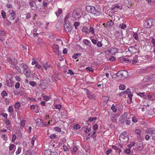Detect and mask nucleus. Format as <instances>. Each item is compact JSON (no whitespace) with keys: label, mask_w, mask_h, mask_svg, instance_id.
I'll return each instance as SVG.
<instances>
[{"label":"nucleus","mask_w":155,"mask_h":155,"mask_svg":"<svg viewBox=\"0 0 155 155\" xmlns=\"http://www.w3.org/2000/svg\"><path fill=\"white\" fill-rule=\"evenodd\" d=\"M86 10L89 13L95 16H98L100 14V11L99 9H96L95 7L91 6H87L86 7Z\"/></svg>","instance_id":"nucleus-1"},{"label":"nucleus","mask_w":155,"mask_h":155,"mask_svg":"<svg viewBox=\"0 0 155 155\" xmlns=\"http://www.w3.org/2000/svg\"><path fill=\"white\" fill-rule=\"evenodd\" d=\"M16 15V12L14 10H10L7 12V18L10 21L14 20Z\"/></svg>","instance_id":"nucleus-2"},{"label":"nucleus","mask_w":155,"mask_h":155,"mask_svg":"<svg viewBox=\"0 0 155 155\" xmlns=\"http://www.w3.org/2000/svg\"><path fill=\"white\" fill-rule=\"evenodd\" d=\"M82 15L81 10L79 9H75L72 14L73 18L77 19L80 18Z\"/></svg>","instance_id":"nucleus-3"},{"label":"nucleus","mask_w":155,"mask_h":155,"mask_svg":"<svg viewBox=\"0 0 155 155\" xmlns=\"http://www.w3.org/2000/svg\"><path fill=\"white\" fill-rule=\"evenodd\" d=\"M154 23L153 20L152 19L150 18L145 21L144 23V25L145 28H150Z\"/></svg>","instance_id":"nucleus-4"},{"label":"nucleus","mask_w":155,"mask_h":155,"mask_svg":"<svg viewBox=\"0 0 155 155\" xmlns=\"http://www.w3.org/2000/svg\"><path fill=\"white\" fill-rule=\"evenodd\" d=\"M146 132L151 135L153 140H155V130L153 128H147L146 130Z\"/></svg>","instance_id":"nucleus-5"},{"label":"nucleus","mask_w":155,"mask_h":155,"mask_svg":"<svg viewBox=\"0 0 155 155\" xmlns=\"http://www.w3.org/2000/svg\"><path fill=\"white\" fill-rule=\"evenodd\" d=\"M128 51L131 53H136L139 51L138 47L136 45L130 47L128 48Z\"/></svg>","instance_id":"nucleus-6"},{"label":"nucleus","mask_w":155,"mask_h":155,"mask_svg":"<svg viewBox=\"0 0 155 155\" xmlns=\"http://www.w3.org/2000/svg\"><path fill=\"white\" fill-rule=\"evenodd\" d=\"M127 112L124 113L120 117L119 120L121 124H123L127 119Z\"/></svg>","instance_id":"nucleus-7"},{"label":"nucleus","mask_w":155,"mask_h":155,"mask_svg":"<svg viewBox=\"0 0 155 155\" xmlns=\"http://www.w3.org/2000/svg\"><path fill=\"white\" fill-rule=\"evenodd\" d=\"M64 27L67 32H70L72 30V27L69 23L64 24Z\"/></svg>","instance_id":"nucleus-8"},{"label":"nucleus","mask_w":155,"mask_h":155,"mask_svg":"<svg viewBox=\"0 0 155 155\" xmlns=\"http://www.w3.org/2000/svg\"><path fill=\"white\" fill-rule=\"evenodd\" d=\"M119 139L120 141H121L123 142H126L129 140L128 135H126V136H124L123 135H120L119 137Z\"/></svg>","instance_id":"nucleus-9"},{"label":"nucleus","mask_w":155,"mask_h":155,"mask_svg":"<svg viewBox=\"0 0 155 155\" xmlns=\"http://www.w3.org/2000/svg\"><path fill=\"white\" fill-rule=\"evenodd\" d=\"M48 83L46 81L43 80L41 81L39 86L41 88L44 89H45L47 87Z\"/></svg>","instance_id":"nucleus-10"},{"label":"nucleus","mask_w":155,"mask_h":155,"mask_svg":"<svg viewBox=\"0 0 155 155\" xmlns=\"http://www.w3.org/2000/svg\"><path fill=\"white\" fill-rule=\"evenodd\" d=\"M6 33L2 30H0V40L1 42L4 39V36L6 35Z\"/></svg>","instance_id":"nucleus-11"},{"label":"nucleus","mask_w":155,"mask_h":155,"mask_svg":"<svg viewBox=\"0 0 155 155\" xmlns=\"http://www.w3.org/2000/svg\"><path fill=\"white\" fill-rule=\"evenodd\" d=\"M130 90V89L128 88L126 91H125L124 92L128 94L130 101H132V97L133 96V94Z\"/></svg>","instance_id":"nucleus-12"},{"label":"nucleus","mask_w":155,"mask_h":155,"mask_svg":"<svg viewBox=\"0 0 155 155\" xmlns=\"http://www.w3.org/2000/svg\"><path fill=\"white\" fill-rule=\"evenodd\" d=\"M29 4L30 6V7L32 10H35L36 8H37V6L35 3L34 2V1L30 2Z\"/></svg>","instance_id":"nucleus-13"},{"label":"nucleus","mask_w":155,"mask_h":155,"mask_svg":"<svg viewBox=\"0 0 155 155\" xmlns=\"http://www.w3.org/2000/svg\"><path fill=\"white\" fill-rule=\"evenodd\" d=\"M9 62L13 65H15L17 64V60L14 58H9L8 59Z\"/></svg>","instance_id":"nucleus-14"},{"label":"nucleus","mask_w":155,"mask_h":155,"mask_svg":"<svg viewBox=\"0 0 155 155\" xmlns=\"http://www.w3.org/2000/svg\"><path fill=\"white\" fill-rule=\"evenodd\" d=\"M23 73L27 77L29 78L31 77L30 74V69H27L25 70H23Z\"/></svg>","instance_id":"nucleus-15"},{"label":"nucleus","mask_w":155,"mask_h":155,"mask_svg":"<svg viewBox=\"0 0 155 155\" xmlns=\"http://www.w3.org/2000/svg\"><path fill=\"white\" fill-rule=\"evenodd\" d=\"M53 48L54 52L56 53H59V47L58 45H54L53 46Z\"/></svg>","instance_id":"nucleus-16"},{"label":"nucleus","mask_w":155,"mask_h":155,"mask_svg":"<svg viewBox=\"0 0 155 155\" xmlns=\"http://www.w3.org/2000/svg\"><path fill=\"white\" fill-rule=\"evenodd\" d=\"M82 31L83 32L86 33V34H88L89 33V28L87 27H83L82 28Z\"/></svg>","instance_id":"nucleus-17"},{"label":"nucleus","mask_w":155,"mask_h":155,"mask_svg":"<svg viewBox=\"0 0 155 155\" xmlns=\"http://www.w3.org/2000/svg\"><path fill=\"white\" fill-rule=\"evenodd\" d=\"M119 8L120 9H121L120 8V7L119 6V5L118 4L116 3L115 4H114L112 6V7L111 8V10H114L115 9L117 10V9Z\"/></svg>","instance_id":"nucleus-18"},{"label":"nucleus","mask_w":155,"mask_h":155,"mask_svg":"<svg viewBox=\"0 0 155 155\" xmlns=\"http://www.w3.org/2000/svg\"><path fill=\"white\" fill-rule=\"evenodd\" d=\"M83 43L86 45L91 47V42L87 39H84L83 41Z\"/></svg>","instance_id":"nucleus-19"},{"label":"nucleus","mask_w":155,"mask_h":155,"mask_svg":"<svg viewBox=\"0 0 155 155\" xmlns=\"http://www.w3.org/2000/svg\"><path fill=\"white\" fill-rule=\"evenodd\" d=\"M128 72L126 71L122 70V78H125L127 77Z\"/></svg>","instance_id":"nucleus-20"},{"label":"nucleus","mask_w":155,"mask_h":155,"mask_svg":"<svg viewBox=\"0 0 155 155\" xmlns=\"http://www.w3.org/2000/svg\"><path fill=\"white\" fill-rule=\"evenodd\" d=\"M70 16V14L69 13H68L64 19V24L69 23L68 21V20Z\"/></svg>","instance_id":"nucleus-21"},{"label":"nucleus","mask_w":155,"mask_h":155,"mask_svg":"<svg viewBox=\"0 0 155 155\" xmlns=\"http://www.w3.org/2000/svg\"><path fill=\"white\" fill-rule=\"evenodd\" d=\"M43 67H44L45 70H47L48 68H50V65H48L47 62L46 61L43 64Z\"/></svg>","instance_id":"nucleus-22"},{"label":"nucleus","mask_w":155,"mask_h":155,"mask_svg":"<svg viewBox=\"0 0 155 155\" xmlns=\"http://www.w3.org/2000/svg\"><path fill=\"white\" fill-rule=\"evenodd\" d=\"M20 67H21L24 69L23 70H27L28 69V66L24 64H21Z\"/></svg>","instance_id":"nucleus-23"},{"label":"nucleus","mask_w":155,"mask_h":155,"mask_svg":"<svg viewBox=\"0 0 155 155\" xmlns=\"http://www.w3.org/2000/svg\"><path fill=\"white\" fill-rule=\"evenodd\" d=\"M118 51V49L116 48H112L110 50V53L113 54H115Z\"/></svg>","instance_id":"nucleus-24"},{"label":"nucleus","mask_w":155,"mask_h":155,"mask_svg":"<svg viewBox=\"0 0 155 155\" xmlns=\"http://www.w3.org/2000/svg\"><path fill=\"white\" fill-rule=\"evenodd\" d=\"M62 9L60 8L59 9L58 11H57L55 12V14L57 17H59L60 16V14L62 13Z\"/></svg>","instance_id":"nucleus-25"},{"label":"nucleus","mask_w":155,"mask_h":155,"mask_svg":"<svg viewBox=\"0 0 155 155\" xmlns=\"http://www.w3.org/2000/svg\"><path fill=\"white\" fill-rule=\"evenodd\" d=\"M81 55V53H77L75 54H74L72 58L74 59H77L78 57H79Z\"/></svg>","instance_id":"nucleus-26"},{"label":"nucleus","mask_w":155,"mask_h":155,"mask_svg":"<svg viewBox=\"0 0 155 155\" xmlns=\"http://www.w3.org/2000/svg\"><path fill=\"white\" fill-rule=\"evenodd\" d=\"M114 24V22L111 20H110L107 23V26L111 27Z\"/></svg>","instance_id":"nucleus-27"},{"label":"nucleus","mask_w":155,"mask_h":155,"mask_svg":"<svg viewBox=\"0 0 155 155\" xmlns=\"http://www.w3.org/2000/svg\"><path fill=\"white\" fill-rule=\"evenodd\" d=\"M80 23L79 22H75L74 24L76 29H78V27L80 25Z\"/></svg>","instance_id":"nucleus-28"},{"label":"nucleus","mask_w":155,"mask_h":155,"mask_svg":"<svg viewBox=\"0 0 155 155\" xmlns=\"http://www.w3.org/2000/svg\"><path fill=\"white\" fill-rule=\"evenodd\" d=\"M122 70H120L118 71L117 73V76L119 77H120L121 78H122Z\"/></svg>","instance_id":"nucleus-29"},{"label":"nucleus","mask_w":155,"mask_h":155,"mask_svg":"<svg viewBox=\"0 0 155 155\" xmlns=\"http://www.w3.org/2000/svg\"><path fill=\"white\" fill-rule=\"evenodd\" d=\"M112 147L113 149L118 150L119 151L118 152L119 153L121 152V150H120L119 148L117 147L116 146H113Z\"/></svg>","instance_id":"nucleus-30"},{"label":"nucleus","mask_w":155,"mask_h":155,"mask_svg":"<svg viewBox=\"0 0 155 155\" xmlns=\"http://www.w3.org/2000/svg\"><path fill=\"white\" fill-rule=\"evenodd\" d=\"M1 15H2V17L4 19L6 18V13L4 11H3V10L2 11Z\"/></svg>","instance_id":"nucleus-31"},{"label":"nucleus","mask_w":155,"mask_h":155,"mask_svg":"<svg viewBox=\"0 0 155 155\" xmlns=\"http://www.w3.org/2000/svg\"><path fill=\"white\" fill-rule=\"evenodd\" d=\"M21 147H18V149L16 152L17 155H19L21 153Z\"/></svg>","instance_id":"nucleus-32"},{"label":"nucleus","mask_w":155,"mask_h":155,"mask_svg":"<svg viewBox=\"0 0 155 155\" xmlns=\"http://www.w3.org/2000/svg\"><path fill=\"white\" fill-rule=\"evenodd\" d=\"M119 89L120 90H124L125 89L126 86L124 84H121L119 86Z\"/></svg>","instance_id":"nucleus-33"},{"label":"nucleus","mask_w":155,"mask_h":155,"mask_svg":"<svg viewBox=\"0 0 155 155\" xmlns=\"http://www.w3.org/2000/svg\"><path fill=\"white\" fill-rule=\"evenodd\" d=\"M1 94L2 97L4 98L5 96H7L8 94L5 91H4L1 93Z\"/></svg>","instance_id":"nucleus-34"},{"label":"nucleus","mask_w":155,"mask_h":155,"mask_svg":"<svg viewBox=\"0 0 155 155\" xmlns=\"http://www.w3.org/2000/svg\"><path fill=\"white\" fill-rule=\"evenodd\" d=\"M20 106V104L19 102L16 103L15 104V107L16 109H19Z\"/></svg>","instance_id":"nucleus-35"},{"label":"nucleus","mask_w":155,"mask_h":155,"mask_svg":"<svg viewBox=\"0 0 155 155\" xmlns=\"http://www.w3.org/2000/svg\"><path fill=\"white\" fill-rule=\"evenodd\" d=\"M111 120L114 122H117V118L114 116L112 115L110 118Z\"/></svg>","instance_id":"nucleus-36"},{"label":"nucleus","mask_w":155,"mask_h":155,"mask_svg":"<svg viewBox=\"0 0 155 155\" xmlns=\"http://www.w3.org/2000/svg\"><path fill=\"white\" fill-rule=\"evenodd\" d=\"M98 126L97 124H94L92 127L93 129L95 131H96L98 128Z\"/></svg>","instance_id":"nucleus-37"},{"label":"nucleus","mask_w":155,"mask_h":155,"mask_svg":"<svg viewBox=\"0 0 155 155\" xmlns=\"http://www.w3.org/2000/svg\"><path fill=\"white\" fill-rule=\"evenodd\" d=\"M89 33L91 32L92 34H94V28L92 27H90L89 28Z\"/></svg>","instance_id":"nucleus-38"},{"label":"nucleus","mask_w":155,"mask_h":155,"mask_svg":"<svg viewBox=\"0 0 155 155\" xmlns=\"http://www.w3.org/2000/svg\"><path fill=\"white\" fill-rule=\"evenodd\" d=\"M61 105L60 104H56L54 105V107L56 109L60 110L61 108Z\"/></svg>","instance_id":"nucleus-39"},{"label":"nucleus","mask_w":155,"mask_h":155,"mask_svg":"<svg viewBox=\"0 0 155 155\" xmlns=\"http://www.w3.org/2000/svg\"><path fill=\"white\" fill-rule=\"evenodd\" d=\"M97 119V118L96 117H90L88 120V121L89 122H91L94 120H96Z\"/></svg>","instance_id":"nucleus-40"},{"label":"nucleus","mask_w":155,"mask_h":155,"mask_svg":"<svg viewBox=\"0 0 155 155\" xmlns=\"http://www.w3.org/2000/svg\"><path fill=\"white\" fill-rule=\"evenodd\" d=\"M29 84L32 86H34L36 84V83L33 81H31L29 82Z\"/></svg>","instance_id":"nucleus-41"},{"label":"nucleus","mask_w":155,"mask_h":155,"mask_svg":"<svg viewBox=\"0 0 155 155\" xmlns=\"http://www.w3.org/2000/svg\"><path fill=\"white\" fill-rule=\"evenodd\" d=\"M124 152L127 154H129L130 152V149H127L124 150Z\"/></svg>","instance_id":"nucleus-42"},{"label":"nucleus","mask_w":155,"mask_h":155,"mask_svg":"<svg viewBox=\"0 0 155 155\" xmlns=\"http://www.w3.org/2000/svg\"><path fill=\"white\" fill-rule=\"evenodd\" d=\"M132 121L133 122L136 123L137 122L138 120L135 116H134L132 117Z\"/></svg>","instance_id":"nucleus-43"},{"label":"nucleus","mask_w":155,"mask_h":155,"mask_svg":"<svg viewBox=\"0 0 155 155\" xmlns=\"http://www.w3.org/2000/svg\"><path fill=\"white\" fill-rule=\"evenodd\" d=\"M134 37V38L137 40L138 39V35L137 33H134L133 35Z\"/></svg>","instance_id":"nucleus-44"},{"label":"nucleus","mask_w":155,"mask_h":155,"mask_svg":"<svg viewBox=\"0 0 155 155\" xmlns=\"http://www.w3.org/2000/svg\"><path fill=\"white\" fill-rule=\"evenodd\" d=\"M16 137L15 134H13L12 135V142H14L16 140Z\"/></svg>","instance_id":"nucleus-45"},{"label":"nucleus","mask_w":155,"mask_h":155,"mask_svg":"<svg viewBox=\"0 0 155 155\" xmlns=\"http://www.w3.org/2000/svg\"><path fill=\"white\" fill-rule=\"evenodd\" d=\"M36 137L34 136L32 138V140L31 141V143L33 146L34 145V143L35 140L36 139Z\"/></svg>","instance_id":"nucleus-46"},{"label":"nucleus","mask_w":155,"mask_h":155,"mask_svg":"<svg viewBox=\"0 0 155 155\" xmlns=\"http://www.w3.org/2000/svg\"><path fill=\"white\" fill-rule=\"evenodd\" d=\"M115 58L114 56H111L109 58V61H113L115 60Z\"/></svg>","instance_id":"nucleus-47"},{"label":"nucleus","mask_w":155,"mask_h":155,"mask_svg":"<svg viewBox=\"0 0 155 155\" xmlns=\"http://www.w3.org/2000/svg\"><path fill=\"white\" fill-rule=\"evenodd\" d=\"M20 86V83L19 82H17L16 83L15 86V87L16 89L18 88Z\"/></svg>","instance_id":"nucleus-48"},{"label":"nucleus","mask_w":155,"mask_h":155,"mask_svg":"<svg viewBox=\"0 0 155 155\" xmlns=\"http://www.w3.org/2000/svg\"><path fill=\"white\" fill-rule=\"evenodd\" d=\"M153 95H148L147 96L149 100L151 101H153L154 100V99L153 98Z\"/></svg>","instance_id":"nucleus-49"},{"label":"nucleus","mask_w":155,"mask_h":155,"mask_svg":"<svg viewBox=\"0 0 155 155\" xmlns=\"http://www.w3.org/2000/svg\"><path fill=\"white\" fill-rule=\"evenodd\" d=\"M97 46L98 47H102V44L101 43V42L100 41H98L97 42Z\"/></svg>","instance_id":"nucleus-50"},{"label":"nucleus","mask_w":155,"mask_h":155,"mask_svg":"<svg viewBox=\"0 0 155 155\" xmlns=\"http://www.w3.org/2000/svg\"><path fill=\"white\" fill-rule=\"evenodd\" d=\"M78 150V147L76 146H74L73 148L72 152L75 153Z\"/></svg>","instance_id":"nucleus-51"},{"label":"nucleus","mask_w":155,"mask_h":155,"mask_svg":"<svg viewBox=\"0 0 155 155\" xmlns=\"http://www.w3.org/2000/svg\"><path fill=\"white\" fill-rule=\"evenodd\" d=\"M14 144H12L10 145V146L9 147V150L10 151H11L13 150V149L14 147Z\"/></svg>","instance_id":"nucleus-52"},{"label":"nucleus","mask_w":155,"mask_h":155,"mask_svg":"<svg viewBox=\"0 0 155 155\" xmlns=\"http://www.w3.org/2000/svg\"><path fill=\"white\" fill-rule=\"evenodd\" d=\"M63 150L64 151H68V148L65 145H64L63 146Z\"/></svg>","instance_id":"nucleus-53"},{"label":"nucleus","mask_w":155,"mask_h":155,"mask_svg":"<svg viewBox=\"0 0 155 155\" xmlns=\"http://www.w3.org/2000/svg\"><path fill=\"white\" fill-rule=\"evenodd\" d=\"M111 109L114 112H116L117 111V109H116L115 106L114 105V106L113 105L112 107H111Z\"/></svg>","instance_id":"nucleus-54"},{"label":"nucleus","mask_w":155,"mask_h":155,"mask_svg":"<svg viewBox=\"0 0 155 155\" xmlns=\"http://www.w3.org/2000/svg\"><path fill=\"white\" fill-rule=\"evenodd\" d=\"M8 111L10 112H12L13 111V109L12 106H10L8 108Z\"/></svg>","instance_id":"nucleus-55"},{"label":"nucleus","mask_w":155,"mask_h":155,"mask_svg":"<svg viewBox=\"0 0 155 155\" xmlns=\"http://www.w3.org/2000/svg\"><path fill=\"white\" fill-rule=\"evenodd\" d=\"M43 98L45 101H48L49 100V97L47 96H44Z\"/></svg>","instance_id":"nucleus-56"},{"label":"nucleus","mask_w":155,"mask_h":155,"mask_svg":"<svg viewBox=\"0 0 155 155\" xmlns=\"http://www.w3.org/2000/svg\"><path fill=\"white\" fill-rule=\"evenodd\" d=\"M122 60L125 62H126L127 61H129V59L128 58L125 57V58H122Z\"/></svg>","instance_id":"nucleus-57"},{"label":"nucleus","mask_w":155,"mask_h":155,"mask_svg":"<svg viewBox=\"0 0 155 155\" xmlns=\"http://www.w3.org/2000/svg\"><path fill=\"white\" fill-rule=\"evenodd\" d=\"M11 81H8V82L6 84V85L7 86L9 87H11L12 86V85L11 83Z\"/></svg>","instance_id":"nucleus-58"},{"label":"nucleus","mask_w":155,"mask_h":155,"mask_svg":"<svg viewBox=\"0 0 155 155\" xmlns=\"http://www.w3.org/2000/svg\"><path fill=\"white\" fill-rule=\"evenodd\" d=\"M74 129L78 130L80 128V126L78 124H76L74 126Z\"/></svg>","instance_id":"nucleus-59"},{"label":"nucleus","mask_w":155,"mask_h":155,"mask_svg":"<svg viewBox=\"0 0 155 155\" xmlns=\"http://www.w3.org/2000/svg\"><path fill=\"white\" fill-rule=\"evenodd\" d=\"M25 120H22L21 121V125L22 127H24L25 125Z\"/></svg>","instance_id":"nucleus-60"},{"label":"nucleus","mask_w":155,"mask_h":155,"mask_svg":"<svg viewBox=\"0 0 155 155\" xmlns=\"http://www.w3.org/2000/svg\"><path fill=\"white\" fill-rule=\"evenodd\" d=\"M54 129L58 132H60L61 131V129L58 127H55L54 128Z\"/></svg>","instance_id":"nucleus-61"},{"label":"nucleus","mask_w":155,"mask_h":155,"mask_svg":"<svg viewBox=\"0 0 155 155\" xmlns=\"http://www.w3.org/2000/svg\"><path fill=\"white\" fill-rule=\"evenodd\" d=\"M120 26L121 27V28L122 29H124L126 27V25L124 24H122L120 25Z\"/></svg>","instance_id":"nucleus-62"},{"label":"nucleus","mask_w":155,"mask_h":155,"mask_svg":"<svg viewBox=\"0 0 155 155\" xmlns=\"http://www.w3.org/2000/svg\"><path fill=\"white\" fill-rule=\"evenodd\" d=\"M35 66L38 68L40 69L41 68V66L37 62L36 63Z\"/></svg>","instance_id":"nucleus-63"},{"label":"nucleus","mask_w":155,"mask_h":155,"mask_svg":"<svg viewBox=\"0 0 155 155\" xmlns=\"http://www.w3.org/2000/svg\"><path fill=\"white\" fill-rule=\"evenodd\" d=\"M135 132L137 134H140L141 133V131L138 129H137L135 130Z\"/></svg>","instance_id":"nucleus-64"}]
</instances>
